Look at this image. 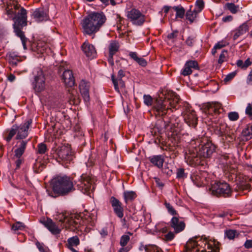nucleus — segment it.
I'll use <instances>...</instances> for the list:
<instances>
[{
	"instance_id": "50",
	"label": "nucleus",
	"mask_w": 252,
	"mask_h": 252,
	"mask_svg": "<svg viewBox=\"0 0 252 252\" xmlns=\"http://www.w3.org/2000/svg\"><path fill=\"white\" fill-rule=\"evenodd\" d=\"M36 246L40 252H48L49 250L43 243H40L39 242L36 243Z\"/></svg>"
},
{
	"instance_id": "38",
	"label": "nucleus",
	"mask_w": 252,
	"mask_h": 252,
	"mask_svg": "<svg viewBox=\"0 0 252 252\" xmlns=\"http://www.w3.org/2000/svg\"><path fill=\"white\" fill-rule=\"evenodd\" d=\"M69 99L70 103L74 105H78L80 102V99L77 96L74 94L73 92L69 94Z\"/></svg>"
},
{
	"instance_id": "56",
	"label": "nucleus",
	"mask_w": 252,
	"mask_h": 252,
	"mask_svg": "<svg viewBox=\"0 0 252 252\" xmlns=\"http://www.w3.org/2000/svg\"><path fill=\"white\" fill-rule=\"evenodd\" d=\"M164 239L166 241L172 240L173 239V233L170 231H169V232L164 235Z\"/></svg>"
},
{
	"instance_id": "63",
	"label": "nucleus",
	"mask_w": 252,
	"mask_h": 252,
	"mask_svg": "<svg viewBox=\"0 0 252 252\" xmlns=\"http://www.w3.org/2000/svg\"><path fill=\"white\" fill-rule=\"evenodd\" d=\"M100 234L102 237H105L108 235V231L106 228H103L99 231Z\"/></svg>"
},
{
	"instance_id": "14",
	"label": "nucleus",
	"mask_w": 252,
	"mask_h": 252,
	"mask_svg": "<svg viewBox=\"0 0 252 252\" xmlns=\"http://www.w3.org/2000/svg\"><path fill=\"white\" fill-rule=\"evenodd\" d=\"M32 17L36 22L46 21L49 19L48 10L43 8L35 9L32 13Z\"/></svg>"
},
{
	"instance_id": "41",
	"label": "nucleus",
	"mask_w": 252,
	"mask_h": 252,
	"mask_svg": "<svg viewBox=\"0 0 252 252\" xmlns=\"http://www.w3.org/2000/svg\"><path fill=\"white\" fill-rule=\"evenodd\" d=\"M25 227V225L22 222L18 221L14 223L12 225L11 229L14 231L16 232L18 230H22Z\"/></svg>"
},
{
	"instance_id": "2",
	"label": "nucleus",
	"mask_w": 252,
	"mask_h": 252,
	"mask_svg": "<svg viewBox=\"0 0 252 252\" xmlns=\"http://www.w3.org/2000/svg\"><path fill=\"white\" fill-rule=\"evenodd\" d=\"M5 13L9 18L14 21L13 27L14 32L21 40L24 49H27V38L21 29L27 25V11L20 7L15 0H7L6 1Z\"/></svg>"
},
{
	"instance_id": "16",
	"label": "nucleus",
	"mask_w": 252,
	"mask_h": 252,
	"mask_svg": "<svg viewBox=\"0 0 252 252\" xmlns=\"http://www.w3.org/2000/svg\"><path fill=\"white\" fill-rule=\"evenodd\" d=\"M221 108V104L217 102H208L203 106L205 112L211 115L220 114Z\"/></svg>"
},
{
	"instance_id": "27",
	"label": "nucleus",
	"mask_w": 252,
	"mask_h": 252,
	"mask_svg": "<svg viewBox=\"0 0 252 252\" xmlns=\"http://www.w3.org/2000/svg\"><path fill=\"white\" fill-rule=\"evenodd\" d=\"M176 123H174V141L178 140L177 143V147H180L181 145H178V143H181L180 136L179 133L181 132L182 128L183 123L181 122L180 120L177 119L174 120Z\"/></svg>"
},
{
	"instance_id": "8",
	"label": "nucleus",
	"mask_w": 252,
	"mask_h": 252,
	"mask_svg": "<svg viewBox=\"0 0 252 252\" xmlns=\"http://www.w3.org/2000/svg\"><path fill=\"white\" fill-rule=\"evenodd\" d=\"M32 122V120L30 119L19 126L13 125L8 131L7 135L4 138L5 139L9 142L15 135H16L15 139L17 140H23L26 138L28 136V130Z\"/></svg>"
},
{
	"instance_id": "10",
	"label": "nucleus",
	"mask_w": 252,
	"mask_h": 252,
	"mask_svg": "<svg viewBox=\"0 0 252 252\" xmlns=\"http://www.w3.org/2000/svg\"><path fill=\"white\" fill-rule=\"evenodd\" d=\"M92 183L93 181L89 175L83 174L77 183V187L83 193L89 194L90 191H93L94 189Z\"/></svg>"
},
{
	"instance_id": "60",
	"label": "nucleus",
	"mask_w": 252,
	"mask_h": 252,
	"mask_svg": "<svg viewBox=\"0 0 252 252\" xmlns=\"http://www.w3.org/2000/svg\"><path fill=\"white\" fill-rule=\"evenodd\" d=\"M225 46V43L223 41L218 42L215 45V48L217 49H220Z\"/></svg>"
},
{
	"instance_id": "22",
	"label": "nucleus",
	"mask_w": 252,
	"mask_h": 252,
	"mask_svg": "<svg viewBox=\"0 0 252 252\" xmlns=\"http://www.w3.org/2000/svg\"><path fill=\"white\" fill-rule=\"evenodd\" d=\"M40 222L53 234H58L61 231L56 223L50 219L41 220Z\"/></svg>"
},
{
	"instance_id": "35",
	"label": "nucleus",
	"mask_w": 252,
	"mask_h": 252,
	"mask_svg": "<svg viewBox=\"0 0 252 252\" xmlns=\"http://www.w3.org/2000/svg\"><path fill=\"white\" fill-rule=\"evenodd\" d=\"M224 7L230 11L232 14L237 13L239 10V6L238 5H235L233 3H226Z\"/></svg>"
},
{
	"instance_id": "42",
	"label": "nucleus",
	"mask_w": 252,
	"mask_h": 252,
	"mask_svg": "<svg viewBox=\"0 0 252 252\" xmlns=\"http://www.w3.org/2000/svg\"><path fill=\"white\" fill-rule=\"evenodd\" d=\"M187 175L185 173V169L182 168H178L176 172V178L179 180H183L186 178Z\"/></svg>"
},
{
	"instance_id": "3",
	"label": "nucleus",
	"mask_w": 252,
	"mask_h": 252,
	"mask_svg": "<svg viewBox=\"0 0 252 252\" xmlns=\"http://www.w3.org/2000/svg\"><path fill=\"white\" fill-rule=\"evenodd\" d=\"M96 218V212L93 210L91 213L86 214L84 218L80 214H69L65 212L60 214L57 219L63 224V227L71 231H74L80 225L87 224L93 225Z\"/></svg>"
},
{
	"instance_id": "37",
	"label": "nucleus",
	"mask_w": 252,
	"mask_h": 252,
	"mask_svg": "<svg viewBox=\"0 0 252 252\" xmlns=\"http://www.w3.org/2000/svg\"><path fill=\"white\" fill-rule=\"evenodd\" d=\"M112 80L114 85L115 89L117 91L119 92L118 87L119 85L122 88H124L125 87L124 82L123 81L122 78L116 79L114 78V75H112Z\"/></svg>"
},
{
	"instance_id": "26",
	"label": "nucleus",
	"mask_w": 252,
	"mask_h": 252,
	"mask_svg": "<svg viewBox=\"0 0 252 252\" xmlns=\"http://www.w3.org/2000/svg\"><path fill=\"white\" fill-rule=\"evenodd\" d=\"M62 79L65 85L68 87H71L75 84V79L72 72L70 70H65L64 71Z\"/></svg>"
},
{
	"instance_id": "54",
	"label": "nucleus",
	"mask_w": 252,
	"mask_h": 252,
	"mask_svg": "<svg viewBox=\"0 0 252 252\" xmlns=\"http://www.w3.org/2000/svg\"><path fill=\"white\" fill-rule=\"evenodd\" d=\"M228 159L229 156L226 154L222 155L220 157V160L223 164H228L229 163V162L228 161Z\"/></svg>"
},
{
	"instance_id": "39",
	"label": "nucleus",
	"mask_w": 252,
	"mask_h": 252,
	"mask_svg": "<svg viewBox=\"0 0 252 252\" xmlns=\"http://www.w3.org/2000/svg\"><path fill=\"white\" fill-rule=\"evenodd\" d=\"M45 166V164L44 162H41L37 159L34 164L33 168L36 170L37 172H40L42 171Z\"/></svg>"
},
{
	"instance_id": "6",
	"label": "nucleus",
	"mask_w": 252,
	"mask_h": 252,
	"mask_svg": "<svg viewBox=\"0 0 252 252\" xmlns=\"http://www.w3.org/2000/svg\"><path fill=\"white\" fill-rule=\"evenodd\" d=\"M106 21L105 16L102 13L94 12L86 17L82 22L84 32L88 35L95 33Z\"/></svg>"
},
{
	"instance_id": "36",
	"label": "nucleus",
	"mask_w": 252,
	"mask_h": 252,
	"mask_svg": "<svg viewBox=\"0 0 252 252\" xmlns=\"http://www.w3.org/2000/svg\"><path fill=\"white\" fill-rule=\"evenodd\" d=\"M242 135L247 140L252 138V126L248 125L242 131Z\"/></svg>"
},
{
	"instance_id": "47",
	"label": "nucleus",
	"mask_w": 252,
	"mask_h": 252,
	"mask_svg": "<svg viewBox=\"0 0 252 252\" xmlns=\"http://www.w3.org/2000/svg\"><path fill=\"white\" fill-rule=\"evenodd\" d=\"M47 151V147L45 144L40 143L38 145L37 147V152L39 154H43L45 153Z\"/></svg>"
},
{
	"instance_id": "25",
	"label": "nucleus",
	"mask_w": 252,
	"mask_h": 252,
	"mask_svg": "<svg viewBox=\"0 0 252 252\" xmlns=\"http://www.w3.org/2000/svg\"><path fill=\"white\" fill-rule=\"evenodd\" d=\"M82 49L85 55L90 58H94L96 55L94 46L89 42H85L82 46Z\"/></svg>"
},
{
	"instance_id": "45",
	"label": "nucleus",
	"mask_w": 252,
	"mask_h": 252,
	"mask_svg": "<svg viewBox=\"0 0 252 252\" xmlns=\"http://www.w3.org/2000/svg\"><path fill=\"white\" fill-rule=\"evenodd\" d=\"M204 3L202 0H197L195 2V9L198 12H200L204 8Z\"/></svg>"
},
{
	"instance_id": "49",
	"label": "nucleus",
	"mask_w": 252,
	"mask_h": 252,
	"mask_svg": "<svg viewBox=\"0 0 252 252\" xmlns=\"http://www.w3.org/2000/svg\"><path fill=\"white\" fill-rule=\"evenodd\" d=\"M146 252H162L161 249L156 246H151L146 249Z\"/></svg>"
},
{
	"instance_id": "34",
	"label": "nucleus",
	"mask_w": 252,
	"mask_h": 252,
	"mask_svg": "<svg viewBox=\"0 0 252 252\" xmlns=\"http://www.w3.org/2000/svg\"><path fill=\"white\" fill-rule=\"evenodd\" d=\"M199 13L196 10L194 9L193 10L191 8L188 10L185 14L186 19L189 20L190 23H192L194 21L197 15Z\"/></svg>"
},
{
	"instance_id": "30",
	"label": "nucleus",
	"mask_w": 252,
	"mask_h": 252,
	"mask_svg": "<svg viewBox=\"0 0 252 252\" xmlns=\"http://www.w3.org/2000/svg\"><path fill=\"white\" fill-rule=\"evenodd\" d=\"M130 57L135 61L139 65L145 67L147 64V62L144 58L139 57L136 52H131L129 54Z\"/></svg>"
},
{
	"instance_id": "58",
	"label": "nucleus",
	"mask_w": 252,
	"mask_h": 252,
	"mask_svg": "<svg viewBox=\"0 0 252 252\" xmlns=\"http://www.w3.org/2000/svg\"><path fill=\"white\" fill-rule=\"evenodd\" d=\"M164 204L166 208L167 209L168 212L171 215H173V209L172 205L166 201H165Z\"/></svg>"
},
{
	"instance_id": "61",
	"label": "nucleus",
	"mask_w": 252,
	"mask_h": 252,
	"mask_svg": "<svg viewBox=\"0 0 252 252\" xmlns=\"http://www.w3.org/2000/svg\"><path fill=\"white\" fill-rule=\"evenodd\" d=\"M233 17L231 15H227L226 16L223 17L222 19V20L223 22H229L233 20Z\"/></svg>"
},
{
	"instance_id": "64",
	"label": "nucleus",
	"mask_w": 252,
	"mask_h": 252,
	"mask_svg": "<svg viewBox=\"0 0 252 252\" xmlns=\"http://www.w3.org/2000/svg\"><path fill=\"white\" fill-rule=\"evenodd\" d=\"M247 83L248 84H252V69L250 71L247 78Z\"/></svg>"
},
{
	"instance_id": "48",
	"label": "nucleus",
	"mask_w": 252,
	"mask_h": 252,
	"mask_svg": "<svg viewBox=\"0 0 252 252\" xmlns=\"http://www.w3.org/2000/svg\"><path fill=\"white\" fill-rule=\"evenodd\" d=\"M227 55V51L223 50L222 51L220 55L219 59L218 60V63L220 64H221L222 63L226 61V56Z\"/></svg>"
},
{
	"instance_id": "9",
	"label": "nucleus",
	"mask_w": 252,
	"mask_h": 252,
	"mask_svg": "<svg viewBox=\"0 0 252 252\" xmlns=\"http://www.w3.org/2000/svg\"><path fill=\"white\" fill-rule=\"evenodd\" d=\"M210 190L213 195L217 196L228 197L231 193L229 185L225 182H216L212 185Z\"/></svg>"
},
{
	"instance_id": "43",
	"label": "nucleus",
	"mask_w": 252,
	"mask_h": 252,
	"mask_svg": "<svg viewBox=\"0 0 252 252\" xmlns=\"http://www.w3.org/2000/svg\"><path fill=\"white\" fill-rule=\"evenodd\" d=\"M237 234L235 230L229 229L225 232V236L229 240H233L235 238Z\"/></svg>"
},
{
	"instance_id": "46",
	"label": "nucleus",
	"mask_w": 252,
	"mask_h": 252,
	"mask_svg": "<svg viewBox=\"0 0 252 252\" xmlns=\"http://www.w3.org/2000/svg\"><path fill=\"white\" fill-rule=\"evenodd\" d=\"M129 240H130V237L128 235H123L121 237V239H120V244L121 246H122L123 247H125V246L126 245V244H127V243L128 242Z\"/></svg>"
},
{
	"instance_id": "33",
	"label": "nucleus",
	"mask_w": 252,
	"mask_h": 252,
	"mask_svg": "<svg viewBox=\"0 0 252 252\" xmlns=\"http://www.w3.org/2000/svg\"><path fill=\"white\" fill-rule=\"evenodd\" d=\"M137 197V194L133 191H125L124 192V197L126 203L132 201Z\"/></svg>"
},
{
	"instance_id": "24",
	"label": "nucleus",
	"mask_w": 252,
	"mask_h": 252,
	"mask_svg": "<svg viewBox=\"0 0 252 252\" xmlns=\"http://www.w3.org/2000/svg\"><path fill=\"white\" fill-rule=\"evenodd\" d=\"M27 144L28 141L23 140H21L17 142L15 146L16 148L14 151L15 157L19 158L22 156L25 153Z\"/></svg>"
},
{
	"instance_id": "15",
	"label": "nucleus",
	"mask_w": 252,
	"mask_h": 252,
	"mask_svg": "<svg viewBox=\"0 0 252 252\" xmlns=\"http://www.w3.org/2000/svg\"><path fill=\"white\" fill-rule=\"evenodd\" d=\"M207 173L205 171L199 172L194 174L192 177V180L197 187L206 186L208 184L209 181L207 176Z\"/></svg>"
},
{
	"instance_id": "32",
	"label": "nucleus",
	"mask_w": 252,
	"mask_h": 252,
	"mask_svg": "<svg viewBox=\"0 0 252 252\" xmlns=\"http://www.w3.org/2000/svg\"><path fill=\"white\" fill-rule=\"evenodd\" d=\"M80 244V241L77 236H73L68 239L66 246L67 248L72 251V249H74L73 247L77 246Z\"/></svg>"
},
{
	"instance_id": "40",
	"label": "nucleus",
	"mask_w": 252,
	"mask_h": 252,
	"mask_svg": "<svg viewBox=\"0 0 252 252\" xmlns=\"http://www.w3.org/2000/svg\"><path fill=\"white\" fill-rule=\"evenodd\" d=\"M8 58H9V63H15L14 60H20V58H21L20 56H19L18 54L16 52H9L8 54Z\"/></svg>"
},
{
	"instance_id": "4",
	"label": "nucleus",
	"mask_w": 252,
	"mask_h": 252,
	"mask_svg": "<svg viewBox=\"0 0 252 252\" xmlns=\"http://www.w3.org/2000/svg\"><path fill=\"white\" fill-rule=\"evenodd\" d=\"M219 244L214 238L195 237L190 239L185 248L186 252H218Z\"/></svg>"
},
{
	"instance_id": "18",
	"label": "nucleus",
	"mask_w": 252,
	"mask_h": 252,
	"mask_svg": "<svg viewBox=\"0 0 252 252\" xmlns=\"http://www.w3.org/2000/svg\"><path fill=\"white\" fill-rule=\"evenodd\" d=\"M110 202L116 215L119 218H122L124 216V209L122 203L114 196L110 197Z\"/></svg>"
},
{
	"instance_id": "23",
	"label": "nucleus",
	"mask_w": 252,
	"mask_h": 252,
	"mask_svg": "<svg viewBox=\"0 0 252 252\" xmlns=\"http://www.w3.org/2000/svg\"><path fill=\"white\" fill-rule=\"evenodd\" d=\"M119 49V44L118 42L113 41L110 43L109 46V57L108 61L111 65H113L114 64L113 57L114 55L118 51Z\"/></svg>"
},
{
	"instance_id": "28",
	"label": "nucleus",
	"mask_w": 252,
	"mask_h": 252,
	"mask_svg": "<svg viewBox=\"0 0 252 252\" xmlns=\"http://www.w3.org/2000/svg\"><path fill=\"white\" fill-rule=\"evenodd\" d=\"M228 127L224 123H220L215 128V132L219 136H223L227 134Z\"/></svg>"
},
{
	"instance_id": "52",
	"label": "nucleus",
	"mask_w": 252,
	"mask_h": 252,
	"mask_svg": "<svg viewBox=\"0 0 252 252\" xmlns=\"http://www.w3.org/2000/svg\"><path fill=\"white\" fill-rule=\"evenodd\" d=\"M157 104L155 106V109L158 112H162V110L164 108V106L162 104L161 100H157Z\"/></svg>"
},
{
	"instance_id": "19",
	"label": "nucleus",
	"mask_w": 252,
	"mask_h": 252,
	"mask_svg": "<svg viewBox=\"0 0 252 252\" xmlns=\"http://www.w3.org/2000/svg\"><path fill=\"white\" fill-rule=\"evenodd\" d=\"M186 227L185 220L182 218H179L174 210V234L182 232Z\"/></svg>"
},
{
	"instance_id": "59",
	"label": "nucleus",
	"mask_w": 252,
	"mask_h": 252,
	"mask_svg": "<svg viewBox=\"0 0 252 252\" xmlns=\"http://www.w3.org/2000/svg\"><path fill=\"white\" fill-rule=\"evenodd\" d=\"M116 17L117 27H118L119 26L120 27L123 24L122 22L124 21V19L122 18L119 14H117Z\"/></svg>"
},
{
	"instance_id": "1",
	"label": "nucleus",
	"mask_w": 252,
	"mask_h": 252,
	"mask_svg": "<svg viewBox=\"0 0 252 252\" xmlns=\"http://www.w3.org/2000/svg\"><path fill=\"white\" fill-rule=\"evenodd\" d=\"M216 148V146L207 138H199L191 141V147L185 154V158L188 164L196 166L200 163L202 158H209Z\"/></svg>"
},
{
	"instance_id": "7",
	"label": "nucleus",
	"mask_w": 252,
	"mask_h": 252,
	"mask_svg": "<svg viewBox=\"0 0 252 252\" xmlns=\"http://www.w3.org/2000/svg\"><path fill=\"white\" fill-rule=\"evenodd\" d=\"M181 109L182 118L189 126L195 127L197 124L195 112L191 109L189 104L183 101L180 96L174 93V109Z\"/></svg>"
},
{
	"instance_id": "31",
	"label": "nucleus",
	"mask_w": 252,
	"mask_h": 252,
	"mask_svg": "<svg viewBox=\"0 0 252 252\" xmlns=\"http://www.w3.org/2000/svg\"><path fill=\"white\" fill-rule=\"evenodd\" d=\"M174 11L176 12L175 20H180L184 18L185 16V9L181 5L174 6Z\"/></svg>"
},
{
	"instance_id": "53",
	"label": "nucleus",
	"mask_w": 252,
	"mask_h": 252,
	"mask_svg": "<svg viewBox=\"0 0 252 252\" xmlns=\"http://www.w3.org/2000/svg\"><path fill=\"white\" fill-rule=\"evenodd\" d=\"M228 118L231 121H235L238 119L239 115L237 112H231L228 114Z\"/></svg>"
},
{
	"instance_id": "5",
	"label": "nucleus",
	"mask_w": 252,
	"mask_h": 252,
	"mask_svg": "<svg viewBox=\"0 0 252 252\" xmlns=\"http://www.w3.org/2000/svg\"><path fill=\"white\" fill-rule=\"evenodd\" d=\"M75 190L73 179L67 176H58L52 181V190L47 189L48 195L52 197L66 195Z\"/></svg>"
},
{
	"instance_id": "55",
	"label": "nucleus",
	"mask_w": 252,
	"mask_h": 252,
	"mask_svg": "<svg viewBox=\"0 0 252 252\" xmlns=\"http://www.w3.org/2000/svg\"><path fill=\"white\" fill-rule=\"evenodd\" d=\"M236 75V72L235 71L231 72L226 76L225 78L224 79V82L225 83L230 81Z\"/></svg>"
},
{
	"instance_id": "11",
	"label": "nucleus",
	"mask_w": 252,
	"mask_h": 252,
	"mask_svg": "<svg viewBox=\"0 0 252 252\" xmlns=\"http://www.w3.org/2000/svg\"><path fill=\"white\" fill-rule=\"evenodd\" d=\"M126 17L133 25H142L145 21V15L138 9L132 8L126 12Z\"/></svg>"
},
{
	"instance_id": "51",
	"label": "nucleus",
	"mask_w": 252,
	"mask_h": 252,
	"mask_svg": "<svg viewBox=\"0 0 252 252\" xmlns=\"http://www.w3.org/2000/svg\"><path fill=\"white\" fill-rule=\"evenodd\" d=\"M144 102L147 105H151L153 102V99L150 95H144L143 96Z\"/></svg>"
},
{
	"instance_id": "57",
	"label": "nucleus",
	"mask_w": 252,
	"mask_h": 252,
	"mask_svg": "<svg viewBox=\"0 0 252 252\" xmlns=\"http://www.w3.org/2000/svg\"><path fill=\"white\" fill-rule=\"evenodd\" d=\"M246 113L252 119V107L250 104H249L246 109Z\"/></svg>"
},
{
	"instance_id": "20",
	"label": "nucleus",
	"mask_w": 252,
	"mask_h": 252,
	"mask_svg": "<svg viewBox=\"0 0 252 252\" xmlns=\"http://www.w3.org/2000/svg\"><path fill=\"white\" fill-rule=\"evenodd\" d=\"M248 31L249 26L248 24L246 22L243 23L231 32V34L233 35V39L234 40H237Z\"/></svg>"
},
{
	"instance_id": "29",
	"label": "nucleus",
	"mask_w": 252,
	"mask_h": 252,
	"mask_svg": "<svg viewBox=\"0 0 252 252\" xmlns=\"http://www.w3.org/2000/svg\"><path fill=\"white\" fill-rule=\"evenodd\" d=\"M149 158L151 162L155 166L158 167L159 168L162 167L164 159L162 156H153L149 157Z\"/></svg>"
},
{
	"instance_id": "21",
	"label": "nucleus",
	"mask_w": 252,
	"mask_h": 252,
	"mask_svg": "<svg viewBox=\"0 0 252 252\" xmlns=\"http://www.w3.org/2000/svg\"><path fill=\"white\" fill-rule=\"evenodd\" d=\"M199 68L198 63L196 61H189L186 62L182 71V74L184 76H187L192 73V69H198Z\"/></svg>"
},
{
	"instance_id": "17",
	"label": "nucleus",
	"mask_w": 252,
	"mask_h": 252,
	"mask_svg": "<svg viewBox=\"0 0 252 252\" xmlns=\"http://www.w3.org/2000/svg\"><path fill=\"white\" fill-rule=\"evenodd\" d=\"M80 92L85 102L90 101L89 90L90 88V82L85 80H82L79 85Z\"/></svg>"
},
{
	"instance_id": "13",
	"label": "nucleus",
	"mask_w": 252,
	"mask_h": 252,
	"mask_svg": "<svg viewBox=\"0 0 252 252\" xmlns=\"http://www.w3.org/2000/svg\"><path fill=\"white\" fill-rule=\"evenodd\" d=\"M57 154L58 158L66 163L70 162L73 159V153L68 145H63L59 148Z\"/></svg>"
},
{
	"instance_id": "62",
	"label": "nucleus",
	"mask_w": 252,
	"mask_h": 252,
	"mask_svg": "<svg viewBox=\"0 0 252 252\" xmlns=\"http://www.w3.org/2000/svg\"><path fill=\"white\" fill-rule=\"evenodd\" d=\"M244 246L246 249L252 248V240H247L244 244Z\"/></svg>"
},
{
	"instance_id": "12",
	"label": "nucleus",
	"mask_w": 252,
	"mask_h": 252,
	"mask_svg": "<svg viewBox=\"0 0 252 252\" xmlns=\"http://www.w3.org/2000/svg\"><path fill=\"white\" fill-rule=\"evenodd\" d=\"M33 90L36 93H40L45 89V78L43 71L38 69L32 82Z\"/></svg>"
},
{
	"instance_id": "44",
	"label": "nucleus",
	"mask_w": 252,
	"mask_h": 252,
	"mask_svg": "<svg viewBox=\"0 0 252 252\" xmlns=\"http://www.w3.org/2000/svg\"><path fill=\"white\" fill-rule=\"evenodd\" d=\"M12 159L15 161V163L16 164V169H19L20 167L21 164L24 162L23 158L22 157L16 158L15 157V155L14 154Z\"/></svg>"
}]
</instances>
